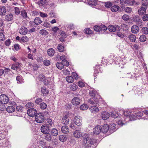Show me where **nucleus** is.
<instances>
[{
	"label": "nucleus",
	"mask_w": 148,
	"mask_h": 148,
	"mask_svg": "<svg viewBox=\"0 0 148 148\" xmlns=\"http://www.w3.org/2000/svg\"><path fill=\"white\" fill-rule=\"evenodd\" d=\"M83 137L84 140L83 141L82 145L85 148H90L91 147L92 145L96 143L94 139L90 138L88 134H85Z\"/></svg>",
	"instance_id": "1"
},
{
	"label": "nucleus",
	"mask_w": 148,
	"mask_h": 148,
	"mask_svg": "<svg viewBox=\"0 0 148 148\" xmlns=\"http://www.w3.org/2000/svg\"><path fill=\"white\" fill-rule=\"evenodd\" d=\"M114 63L117 65H119V66L125 65L127 62V60L123 56L122 58L118 57L116 58L115 60Z\"/></svg>",
	"instance_id": "2"
},
{
	"label": "nucleus",
	"mask_w": 148,
	"mask_h": 148,
	"mask_svg": "<svg viewBox=\"0 0 148 148\" xmlns=\"http://www.w3.org/2000/svg\"><path fill=\"white\" fill-rule=\"evenodd\" d=\"M111 116L113 118L116 119V121L117 122L119 125H123L124 124L123 122V121L121 119L119 116L116 112H112L111 113Z\"/></svg>",
	"instance_id": "3"
},
{
	"label": "nucleus",
	"mask_w": 148,
	"mask_h": 148,
	"mask_svg": "<svg viewBox=\"0 0 148 148\" xmlns=\"http://www.w3.org/2000/svg\"><path fill=\"white\" fill-rule=\"evenodd\" d=\"M35 120L37 123H41L43 122L44 121V116L43 114L40 113L36 114L35 116Z\"/></svg>",
	"instance_id": "4"
},
{
	"label": "nucleus",
	"mask_w": 148,
	"mask_h": 148,
	"mask_svg": "<svg viewBox=\"0 0 148 148\" xmlns=\"http://www.w3.org/2000/svg\"><path fill=\"white\" fill-rule=\"evenodd\" d=\"M83 2L87 3L88 5L92 6H95L97 5H99V4L101 5L103 4V2H99L96 0H85Z\"/></svg>",
	"instance_id": "5"
},
{
	"label": "nucleus",
	"mask_w": 148,
	"mask_h": 148,
	"mask_svg": "<svg viewBox=\"0 0 148 148\" xmlns=\"http://www.w3.org/2000/svg\"><path fill=\"white\" fill-rule=\"evenodd\" d=\"M9 101L8 97L4 94H2L0 95V103L5 104L7 103Z\"/></svg>",
	"instance_id": "6"
},
{
	"label": "nucleus",
	"mask_w": 148,
	"mask_h": 148,
	"mask_svg": "<svg viewBox=\"0 0 148 148\" xmlns=\"http://www.w3.org/2000/svg\"><path fill=\"white\" fill-rule=\"evenodd\" d=\"M108 29L110 31L114 32L116 31H119L120 29V28L117 25H110L108 26Z\"/></svg>",
	"instance_id": "7"
},
{
	"label": "nucleus",
	"mask_w": 148,
	"mask_h": 148,
	"mask_svg": "<svg viewBox=\"0 0 148 148\" xmlns=\"http://www.w3.org/2000/svg\"><path fill=\"white\" fill-rule=\"evenodd\" d=\"M74 121L75 123L78 126L81 125L82 123L81 117L79 116H76L74 118Z\"/></svg>",
	"instance_id": "8"
},
{
	"label": "nucleus",
	"mask_w": 148,
	"mask_h": 148,
	"mask_svg": "<svg viewBox=\"0 0 148 148\" xmlns=\"http://www.w3.org/2000/svg\"><path fill=\"white\" fill-rule=\"evenodd\" d=\"M36 110L34 108H31L29 109L27 111V113L28 115L31 117H33L36 114Z\"/></svg>",
	"instance_id": "9"
},
{
	"label": "nucleus",
	"mask_w": 148,
	"mask_h": 148,
	"mask_svg": "<svg viewBox=\"0 0 148 148\" xmlns=\"http://www.w3.org/2000/svg\"><path fill=\"white\" fill-rule=\"evenodd\" d=\"M93 130H109V125L107 124H104L101 127L99 125L96 126Z\"/></svg>",
	"instance_id": "10"
},
{
	"label": "nucleus",
	"mask_w": 148,
	"mask_h": 148,
	"mask_svg": "<svg viewBox=\"0 0 148 148\" xmlns=\"http://www.w3.org/2000/svg\"><path fill=\"white\" fill-rule=\"evenodd\" d=\"M52 123V121L51 120H49V121L47 122L46 124L42 125L40 130H48L49 128V127L51 125Z\"/></svg>",
	"instance_id": "11"
},
{
	"label": "nucleus",
	"mask_w": 148,
	"mask_h": 148,
	"mask_svg": "<svg viewBox=\"0 0 148 148\" xmlns=\"http://www.w3.org/2000/svg\"><path fill=\"white\" fill-rule=\"evenodd\" d=\"M80 101V99L79 98L76 97L72 99L71 102L73 105L77 106L79 104Z\"/></svg>",
	"instance_id": "12"
},
{
	"label": "nucleus",
	"mask_w": 148,
	"mask_h": 148,
	"mask_svg": "<svg viewBox=\"0 0 148 148\" xmlns=\"http://www.w3.org/2000/svg\"><path fill=\"white\" fill-rule=\"evenodd\" d=\"M19 32L22 35H25L27 34L28 31L27 29L24 26H22L19 28Z\"/></svg>",
	"instance_id": "13"
},
{
	"label": "nucleus",
	"mask_w": 148,
	"mask_h": 148,
	"mask_svg": "<svg viewBox=\"0 0 148 148\" xmlns=\"http://www.w3.org/2000/svg\"><path fill=\"white\" fill-rule=\"evenodd\" d=\"M102 118L104 120H107L110 116L109 114L106 111L103 112L101 114Z\"/></svg>",
	"instance_id": "14"
},
{
	"label": "nucleus",
	"mask_w": 148,
	"mask_h": 148,
	"mask_svg": "<svg viewBox=\"0 0 148 148\" xmlns=\"http://www.w3.org/2000/svg\"><path fill=\"white\" fill-rule=\"evenodd\" d=\"M88 102L90 104H97L99 102L98 100L95 97H92L88 100Z\"/></svg>",
	"instance_id": "15"
},
{
	"label": "nucleus",
	"mask_w": 148,
	"mask_h": 148,
	"mask_svg": "<svg viewBox=\"0 0 148 148\" xmlns=\"http://www.w3.org/2000/svg\"><path fill=\"white\" fill-rule=\"evenodd\" d=\"M109 125V128L110 130H118L119 128V127L122 126L121 125H119L118 124L117 125H115L114 123H110Z\"/></svg>",
	"instance_id": "16"
},
{
	"label": "nucleus",
	"mask_w": 148,
	"mask_h": 148,
	"mask_svg": "<svg viewBox=\"0 0 148 148\" xmlns=\"http://www.w3.org/2000/svg\"><path fill=\"white\" fill-rule=\"evenodd\" d=\"M89 109L92 113H95L98 112L99 109L96 106H92L89 108Z\"/></svg>",
	"instance_id": "17"
},
{
	"label": "nucleus",
	"mask_w": 148,
	"mask_h": 148,
	"mask_svg": "<svg viewBox=\"0 0 148 148\" xmlns=\"http://www.w3.org/2000/svg\"><path fill=\"white\" fill-rule=\"evenodd\" d=\"M131 31L132 33L136 34L139 31V27L136 25L133 26L131 28Z\"/></svg>",
	"instance_id": "18"
},
{
	"label": "nucleus",
	"mask_w": 148,
	"mask_h": 148,
	"mask_svg": "<svg viewBox=\"0 0 148 148\" xmlns=\"http://www.w3.org/2000/svg\"><path fill=\"white\" fill-rule=\"evenodd\" d=\"M21 66L20 64L18 62L15 63L12 65L11 69L15 70H17Z\"/></svg>",
	"instance_id": "19"
},
{
	"label": "nucleus",
	"mask_w": 148,
	"mask_h": 148,
	"mask_svg": "<svg viewBox=\"0 0 148 148\" xmlns=\"http://www.w3.org/2000/svg\"><path fill=\"white\" fill-rule=\"evenodd\" d=\"M70 88L72 91H75L78 88V86L75 84L72 83L70 85Z\"/></svg>",
	"instance_id": "20"
},
{
	"label": "nucleus",
	"mask_w": 148,
	"mask_h": 148,
	"mask_svg": "<svg viewBox=\"0 0 148 148\" xmlns=\"http://www.w3.org/2000/svg\"><path fill=\"white\" fill-rule=\"evenodd\" d=\"M62 121L64 124H68L69 122V119L67 115H65L62 118Z\"/></svg>",
	"instance_id": "21"
},
{
	"label": "nucleus",
	"mask_w": 148,
	"mask_h": 148,
	"mask_svg": "<svg viewBox=\"0 0 148 148\" xmlns=\"http://www.w3.org/2000/svg\"><path fill=\"white\" fill-rule=\"evenodd\" d=\"M74 135L75 137L79 138L82 136V133L80 132V130H75L74 133Z\"/></svg>",
	"instance_id": "22"
},
{
	"label": "nucleus",
	"mask_w": 148,
	"mask_h": 148,
	"mask_svg": "<svg viewBox=\"0 0 148 148\" xmlns=\"http://www.w3.org/2000/svg\"><path fill=\"white\" fill-rule=\"evenodd\" d=\"M131 0H120V3L122 5H131Z\"/></svg>",
	"instance_id": "23"
},
{
	"label": "nucleus",
	"mask_w": 148,
	"mask_h": 148,
	"mask_svg": "<svg viewBox=\"0 0 148 148\" xmlns=\"http://www.w3.org/2000/svg\"><path fill=\"white\" fill-rule=\"evenodd\" d=\"M6 12V10L5 7L3 6L0 7V15H3L5 14Z\"/></svg>",
	"instance_id": "24"
},
{
	"label": "nucleus",
	"mask_w": 148,
	"mask_h": 148,
	"mask_svg": "<svg viewBox=\"0 0 148 148\" xmlns=\"http://www.w3.org/2000/svg\"><path fill=\"white\" fill-rule=\"evenodd\" d=\"M15 110V108L12 106H8L6 108L7 111L9 113H12Z\"/></svg>",
	"instance_id": "25"
},
{
	"label": "nucleus",
	"mask_w": 148,
	"mask_h": 148,
	"mask_svg": "<svg viewBox=\"0 0 148 148\" xmlns=\"http://www.w3.org/2000/svg\"><path fill=\"white\" fill-rule=\"evenodd\" d=\"M119 7L118 5H114L111 7V10L112 12H116L119 10Z\"/></svg>",
	"instance_id": "26"
},
{
	"label": "nucleus",
	"mask_w": 148,
	"mask_h": 148,
	"mask_svg": "<svg viewBox=\"0 0 148 148\" xmlns=\"http://www.w3.org/2000/svg\"><path fill=\"white\" fill-rule=\"evenodd\" d=\"M65 47L61 44H60L58 45V49L59 51L60 52H62L64 51L65 49Z\"/></svg>",
	"instance_id": "27"
},
{
	"label": "nucleus",
	"mask_w": 148,
	"mask_h": 148,
	"mask_svg": "<svg viewBox=\"0 0 148 148\" xmlns=\"http://www.w3.org/2000/svg\"><path fill=\"white\" fill-rule=\"evenodd\" d=\"M47 53L49 56H53L54 54V50L53 49L50 48L48 50Z\"/></svg>",
	"instance_id": "28"
},
{
	"label": "nucleus",
	"mask_w": 148,
	"mask_h": 148,
	"mask_svg": "<svg viewBox=\"0 0 148 148\" xmlns=\"http://www.w3.org/2000/svg\"><path fill=\"white\" fill-rule=\"evenodd\" d=\"M128 38L131 42H134L136 40V37L133 34H131L128 36Z\"/></svg>",
	"instance_id": "29"
},
{
	"label": "nucleus",
	"mask_w": 148,
	"mask_h": 148,
	"mask_svg": "<svg viewBox=\"0 0 148 148\" xmlns=\"http://www.w3.org/2000/svg\"><path fill=\"white\" fill-rule=\"evenodd\" d=\"M146 9L143 7H141L138 10V13L140 15H142L145 12Z\"/></svg>",
	"instance_id": "30"
},
{
	"label": "nucleus",
	"mask_w": 148,
	"mask_h": 148,
	"mask_svg": "<svg viewBox=\"0 0 148 148\" xmlns=\"http://www.w3.org/2000/svg\"><path fill=\"white\" fill-rule=\"evenodd\" d=\"M66 80L69 83H71L73 81V78L71 76H67L66 78Z\"/></svg>",
	"instance_id": "31"
},
{
	"label": "nucleus",
	"mask_w": 148,
	"mask_h": 148,
	"mask_svg": "<svg viewBox=\"0 0 148 148\" xmlns=\"http://www.w3.org/2000/svg\"><path fill=\"white\" fill-rule=\"evenodd\" d=\"M67 138L65 135H61L59 136V139L61 142H64L67 140Z\"/></svg>",
	"instance_id": "32"
},
{
	"label": "nucleus",
	"mask_w": 148,
	"mask_h": 148,
	"mask_svg": "<svg viewBox=\"0 0 148 148\" xmlns=\"http://www.w3.org/2000/svg\"><path fill=\"white\" fill-rule=\"evenodd\" d=\"M13 18V16L12 14H10L7 15L6 16L5 19L8 21H10Z\"/></svg>",
	"instance_id": "33"
},
{
	"label": "nucleus",
	"mask_w": 148,
	"mask_h": 148,
	"mask_svg": "<svg viewBox=\"0 0 148 148\" xmlns=\"http://www.w3.org/2000/svg\"><path fill=\"white\" fill-rule=\"evenodd\" d=\"M42 22L41 20L39 17L36 18L34 21V23L37 25L40 24Z\"/></svg>",
	"instance_id": "34"
},
{
	"label": "nucleus",
	"mask_w": 148,
	"mask_h": 148,
	"mask_svg": "<svg viewBox=\"0 0 148 148\" xmlns=\"http://www.w3.org/2000/svg\"><path fill=\"white\" fill-rule=\"evenodd\" d=\"M88 108V106L86 104H84L81 105L80 107V109L83 110H86Z\"/></svg>",
	"instance_id": "35"
},
{
	"label": "nucleus",
	"mask_w": 148,
	"mask_h": 148,
	"mask_svg": "<svg viewBox=\"0 0 148 148\" xmlns=\"http://www.w3.org/2000/svg\"><path fill=\"white\" fill-rule=\"evenodd\" d=\"M131 112L130 110H125L123 112V114L125 116H130L131 114Z\"/></svg>",
	"instance_id": "36"
},
{
	"label": "nucleus",
	"mask_w": 148,
	"mask_h": 148,
	"mask_svg": "<svg viewBox=\"0 0 148 148\" xmlns=\"http://www.w3.org/2000/svg\"><path fill=\"white\" fill-rule=\"evenodd\" d=\"M28 40V38L26 36H23L20 40V42H27Z\"/></svg>",
	"instance_id": "37"
},
{
	"label": "nucleus",
	"mask_w": 148,
	"mask_h": 148,
	"mask_svg": "<svg viewBox=\"0 0 148 148\" xmlns=\"http://www.w3.org/2000/svg\"><path fill=\"white\" fill-rule=\"evenodd\" d=\"M56 65L57 68L59 69H61L63 68V64L61 62H58L56 64Z\"/></svg>",
	"instance_id": "38"
},
{
	"label": "nucleus",
	"mask_w": 148,
	"mask_h": 148,
	"mask_svg": "<svg viewBox=\"0 0 148 148\" xmlns=\"http://www.w3.org/2000/svg\"><path fill=\"white\" fill-rule=\"evenodd\" d=\"M41 92L43 95H46L48 93V91L45 87L41 88Z\"/></svg>",
	"instance_id": "39"
},
{
	"label": "nucleus",
	"mask_w": 148,
	"mask_h": 148,
	"mask_svg": "<svg viewBox=\"0 0 148 148\" xmlns=\"http://www.w3.org/2000/svg\"><path fill=\"white\" fill-rule=\"evenodd\" d=\"M16 79L18 83H21L23 81L22 76L20 75H18L17 76Z\"/></svg>",
	"instance_id": "40"
},
{
	"label": "nucleus",
	"mask_w": 148,
	"mask_h": 148,
	"mask_svg": "<svg viewBox=\"0 0 148 148\" xmlns=\"http://www.w3.org/2000/svg\"><path fill=\"white\" fill-rule=\"evenodd\" d=\"M100 31H101L102 32H105L107 29V28L105 25H102L100 26Z\"/></svg>",
	"instance_id": "41"
},
{
	"label": "nucleus",
	"mask_w": 148,
	"mask_h": 148,
	"mask_svg": "<svg viewBox=\"0 0 148 148\" xmlns=\"http://www.w3.org/2000/svg\"><path fill=\"white\" fill-rule=\"evenodd\" d=\"M135 114L136 116H137L138 119H140V117L143 115V112L140 111L138 112L137 113H135Z\"/></svg>",
	"instance_id": "42"
},
{
	"label": "nucleus",
	"mask_w": 148,
	"mask_h": 148,
	"mask_svg": "<svg viewBox=\"0 0 148 148\" xmlns=\"http://www.w3.org/2000/svg\"><path fill=\"white\" fill-rule=\"evenodd\" d=\"M38 3L40 5H43L47 4V0H40Z\"/></svg>",
	"instance_id": "43"
},
{
	"label": "nucleus",
	"mask_w": 148,
	"mask_h": 148,
	"mask_svg": "<svg viewBox=\"0 0 148 148\" xmlns=\"http://www.w3.org/2000/svg\"><path fill=\"white\" fill-rule=\"evenodd\" d=\"M146 37L145 35H143L141 36L139 38L140 41L142 42H144L146 40Z\"/></svg>",
	"instance_id": "44"
},
{
	"label": "nucleus",
	"mask_w": 148,
	"mask_h": 148,
	"mask_svg": "<svg viewBox=\"0 0 148 148\" xmlns=\"http://www.w3.org/2000/svg\"><path fill=\"white\" fill-rule=\"evenodd\" d=\"M142 31L144 34H148V28L146 27H144L142 29Z\"/></svg>",
	"instance_id": "45"
},
{
	"label": "nucleus",
	"mask_w": 148,
	"mask_h": 148,
	"mask_svg": "<svg viewBox=\"0 0 148 148\" xmlns=\"http://www.w3.org/2000/svg\"><path fill=\"white\" fill-rule=\"evenodd\" d=\"M40 107L41 109L44 110L47 107V104L44 102H42L40 103Z\"/></svg>",
	"instance_id": "46"
},
{
	"label": "nucleus",
	"mask_w": 148,
	"mask_h": 148,
	"mask_svg": "<svg viewBox=\"0 0 148 148\" xmlns=\"http://www.w3.org/2000/svg\"><path fill=\"white\" fill-rule=\"evenodd\" d=\"M103 3V4H99V5H100L101 6V7L102 6H103V5H104L106 7L108 8H110L111 5V3L110 2H106L105 3Z\"/></svg>",
	"instance_id": "47"
},
{
	"label": "nucleus",
	"mask_w": 148,
	"mask_h": 148,
	"mask_svg": "<svg viewBox=\"0 0 148 148\" xmlns=\"http://www.w3.org/2000/svg\"><path fill=\"white\" fill-rule=\"evenodd\" d=\"M127 77L128 78H132L134 79V78H136V74L135 73H133V74L132 75L130 73H127Z\"/></svg>",
	"instance_id": "48"
},
{
	"label": "nucleus",
	"mask_w": 148,
	"mask_h": 148,
	"mask_svg": "<svg viewBox=\"0 0 148 148\" xmlns=\"http://www.w3.org/2000/svg\"><path fill=\"white\" fill-rule=\"evenodd\" d=\"M130 119L131 121L134 120H136L138 119L137 116H135L134 114L131 115L129 116Z\"/></svg>",
	"instance_id": "49"
},
{
	"label": "nucleus",
	"mask_w": 148,
	"mask_h": 148,
	"mask_svg": "<svg viewBox=\"0 0 148 148\" xmlns=\"http://www.w3.org/2000/svg\"><path fill=\"white\" fill-rule=\"evenodd\" d=\"M84 32L87 34H92V31L89 28L85 29L84 30Z\"/></svg>",
	"instance_id": "50"
},
{
	"label": "nucleus",
	"mask_w": 148,
	"mask_h": 148,
	"mask_svg": "<svg viewBox=\"0 0 148 148\" xmlns=\"http://www.w3.org/2000/svg\"><path fill=\"white\" fill-rule=\"evenodd\" d=\"M40 33L42 35H46L48 33L47 32L46 30L42 29L40 30Z\"/></svg>",
	"instance_id": "51"
},
{
	"label": "nucleus",
	"mask_w": 148,
	"mask_h": 148,
	"mask_svg": "<svg viewBox=\"0 0 148 148\" xmlns=\"http://www.w3.org/2000/svg\"><path fill=\"white\" fill-rule=\"evenodd\" d=\"M51 134L53 136H56L58 134V130H51Z\"/></svg>",
	"instance_id": "52"
},
{
	"label": "nucleus",
	"mask_w": 148,
	"mask_h": 148,
	"mask_svg": "<svg viewBox=\"0 0 148 148\" xmlns=\"http://www.w3.org/2000/svg\"><path fill=\"white\" fill-rule=\"evenodd\" d=\"M21 14L22 16L24 18H26L27 17V14L25 10L21 11Z\"/></svg>",
	"instance_id": "53"
},
{
	"label": "nucleus",
	"mask_w": 148,
	"mask_h": 148,
	"mask_svg": "<svg viewBox=\"0 0 148 148\" xmlns=\"http://www.w3.org/2000/svg\"><path fill=\"white\" fill-rule=\"evenodd\" d=\"M141 3L143 6H146L148 4V0H142Z\"/></svg>",
	"instance_id": "54"
},
{
	"label": "nucleus",
	"mask_w": 148,
	"mask_h": 148,
	"mask_svg": "<svg viewBox=\"0 0 148 148\" xmlns=\"http://www.w3.org/2000/svg\"><path fill=\"white\" fill-rule=\"evenodd\" d=\"M78 85L80 87H83L85 86V83L82 81H80L78 82Z\"/></svg>",
	"instance_id": "55"
},
{
	"label": "nucleus",
	"mask_w": 148,
	"mask_h": 148,
	"mask_svg": "<svg viewBox=\"0 0 148 148\" xmlns=\"http://www.w3.org/2000/svg\"><path fill=\"white\" fill-rule=\"evenodd\" d=\"M42 100L40 98H38L35 101V103L38 104L40 105V103H42Z\"/></svg>",
	"instance_id": "56"
},
{
	"label": "nucleus",
	"mask_w": 148,
	"mask_h": 148,
	"mask_svg": "<svg viewBox=\"0 0 148 148\" xmlns=\"http://www.w3.org/2000/svg\"><path fill=\"white\" fill-rule=\"evenodd\" d=\"M45 139L47 141H49L51 140V136L50 134H48L45 136Z\"/></svg>",
	"instance_id": "57"
},
{
	"label": "nucleus",
	"mask_w": 148,
	"mask_h": 148,
	"mask_svg": "<svg viewBox=\"0 0 148 148\" xmlns=\"http://www.w3.org/2000/svg\"><path fill=\"white\" fill-rule=\"evenodd\" d=\"M122 18L125 21H127L129 19L130 17L127 14H124L122 16Z\"/></svg>",
	"instance_id": "58"
},
{
	"label": "nucleus",
	"mask_w": 148,
	"mask_h": 148,
	"mask_svg": "<svg viewBox=\"0 0 148 148\" xmlns=\"http://www.w3.org/2000/svg\"><path fill=\"white\" fill-rule=\"evenodd\" d=\"M44 64L46 66H48L50 64V61L47 60H45L43 62Z\"/></svg>",
	"instance_id": "59"
},
{
	"label": "nucleus",
	"mask_w": 148,
	"mask_h": 148,
	"mask_svg": "<svg viewBox=\"0 0 148 148\" xmlns=\"http://www.w3.org/2000/svg\"><path fill=\"white\" fill-rule=\"evenodd\" d=\"M94 30L97 32H100V26H95L94 27Z\"/></svg>",
	"instance_id": "60"
},
{
	"label": "nucleus",
	"mask_w": 148,
	"mask_h": 148,
	"mask_svg": "<svg viewBox=\"0 0 148 148\" xmlns=\"http://www.w3.org/2000/svg\"><path fill=\"white\" fill-rule=\"evenodd\" d=\"M89 94L92 97H95V96L96 94V92L94 90L90 91Z\"/></svg>",
	"instance_id": "61"
},
{
	"label": "nucleus",
	"mask_w": 148,
	"mask_h": 148,
	"mask_svg": "<svg viewBox=\"0 0 148 148\" xmlns=\"http://www.w3.org/2000/svg\"><path fill=\"white\" fill-rule=\"evenodd\" d=\"M15 13L16 14H18L20 13V11L19 8L15 7L14 8Z\"/></svg>",
	"instance_id": "62"
},
{
	"label": "nucleus",
	"mask_w": 148,
	"mask_h": 148,
	"mask_svg": "<svg viewBox=\"0 0 148 148\" xmlns=\"http://www.w3.org/2000/svg\"><path fill=\"white\" fill-rule=\"evenodd\" d=\"M132 9L130 7H127L125 9V11L128 13H130L132 11Z\"/></svg>",
	"instance_id": "63"
},
{
	"label": "nucleus",
	"mask_w": 148,
	"mask_h": 148,
	"mask_svg": "<svg viewBox=\"0 0 148 148\" xmlns=\"http://www.w3.org/2000/svg\"><path fill=\"white\" fill-rule=\"evenodd\" d=\"M143 20L144 21H147L148 20V14H146L143 17Z\"/></svg>",
	"instance_id": "64"
}]
</instances>
